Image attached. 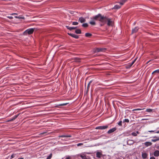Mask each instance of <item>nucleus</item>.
Wrapping results in <instances>:
<instances>
[{
	"label": "nucleus",
	"mask_w": 159,
	"mask_h": 159,
	"mask_svg": "<svg viewBox=\"0 0 159 159\" xmlns=\"http://www.w3.org/2000/svg\"><path fill=\"white\" fill-rule=\"evenodd\" d=\"M91 20H93L95 22L96 20H98L100 22H104L103 21V16L101 15V14H98V15L95 16L90 18Z\"/></svg>",
	"instance_id": "f257e3e1"
},
{
	"label": "nucleus",
	"mask_w": 159,
	"mask_h": 159,
	"mask_svg": "<svg viewBox=\"0 0 159 159\" xmlns=\"http://www.w3.org/2000/svg\"><path fill=\"white\" fill-rule=\"evenodd\" d=\"M103 21L104 22H102L104 24H105L106 21H107V25L108 26L112 25V21L111 18H108L106 16H103Z\"/></svg>",
	"instance_id": "f03ea898"
},
{
	"label": "nucleus",
	"mask_w": 159,
	"mask_h": 159,
	"mask_svg": "<svg viewBox=\"0 0 159 159\" xmlns=\"http://www.w3.org/2000/svg\"><path fill=\"white\" fill-rule=\"evenodd\" d=\"M34 29L35 28L28 29L24 32V34H26L27 33L28 34H31L33 33Z\"/></svg>",
	"instance_id": "7ed1b4c3"
},
{
	"label": "nucleus",
	"mask_w": 159,
	"mask_h": 159,
	"mask_svg": "<svg viewBox=\"0 0 159 159\" xmlns=\"http://www.w3.org/2000/svg\"><path fill=\"white\" fill-rule=\"evenodd\" d=\"M109 125H106L104 126H97L95 128L96 129L104 130L107 129Z\"/></svg>",
	"instance_id": "20e7f679"
},
{
	"label": "nucleus",
	"mask_w": 159,
	"mask_h": 159,
	"mask_svg": "<svg viewBox=\"0 0 159 159\" xmlns=\"http://www.w3.org/2000/svg\"><path fill=\"white\" fill-rule=\"evenodd\" d=\"M105 48H97L95 50V52H103L105 50Z\"/></svg>",
	"instance_id": "39448f33"
},
{
	"label": "nucleus",
	"mask_w": 159,
	"mask_h": 159,
	"mask_svg": "<svg viewBox=\"0 0 159 159\" xmlns=\"http://www.w3.org/2000/svg\"><path fill=\"white\" fill-rule=\"evenodd\" d=\"M117 129L116 128V127H115L114 128H113L111 129H110L107 132V133L108 134H110L111 133H113Z\"/></svg>",
	"instance_id": "423d86ee"
},
{
	"label": "nucleus",
	"mask_w": 159,
	"mask_h": 159,
	"mask_svg": "<svg viewBox=\"0 0 159 159\" xmlns=\"http://www.w3.org/2000/svg\"><path fill=\"white\" fill-rule=\"evenodd\" d=\"M78 21L81 23H83L85 22L86 19L85 18L83 17H81L79 18Z\"/></svg>",
	"instance_id": "0eeeda50"
},
{
	"label": "nucleus",
	"mask_w": 159,
	"mask_h": 159,
	"mask_svg": "<svg viewBox=\"0 0 159 159\" xmlns=\"http://www.w3.org/2000/svg\"><path fill=\"white\" fill-rule=\"evenodd\" d=\"M139 29V28L137 26L135 27L134 28L132 29V34H133L137 32Z\"/></svg>",
	"instance_id": "6e6552de"
},
{
	"label": "nucleus",
	"mask_w": 159,
	"mask_h": 159,
	"mask_svg": "<svg viewBox=\"0 0 159 159\" xmlns=\"http://www.w3.org/2000/svg\"><path fill=\"white\" fill-rule=\"evenodd\" d=\"M68 34L70 36H71V37H72L74 38L77 39L79 38L78 36L77 35H76L75 34H71V33H68Z\"/></svg>",
	"instance_id": "1a4fd4ad"
},
{
	"label": "nucleus",
	"mask_w": 159,
	"mask_h": 159,
	"mask_svg": "<svg viewBox=\"0 0 159 159\" xmlns=\"http://www.w3.org/2000/svg\"><path fill=\"white\" fill-rule=\"evenodd\" d=\"M154 155L155 157H158L159 156V151L156 150L154 152Z\"/></svg>",
	"instance_id": "9d476101"
},
{
	"label": "nucleus",
	"mask_w": 159,
	"mask_h": 159,
	"mask_svg": "<svg viewBox=\"0 0 159 159\" xmlns=\"http://www.w3.org/2000/svg\"><path fill=\"white\" fill-rule=\"evenodd\" d=\"M148 156V155L147 154V153L145 152V153H142V158L143 159H145Z\"/></svg>",
	"instance_id": "9b49d317"
},
{
	"label": "nucleus",
	"mask_w": 159,
	"mask_h": 159,
	"mask_svg": "<svg viewBox=\"0 0 159 159\" xmlns=\"http://www.w3.org/2000/svg\"><path fill=\"white\" fill-rule=\"evenodd\" d=\"M66 28L68 30H74L77 27H69L68 26H66Z\"/></svg>",
	"instance_id": "f8f14e48"
},
{
	"label": "nucleus",
	"mask_w": 159,
	"mask_h": 159,
	"mask_svg": "<svg viewBox=\"0 0 159 159\" xmlns=\"http://www.w3.org/2000/svg\"><path fill=\"white\" fill-rule=\"evenodd\" d=\"M152 144L151 142H146L144 143L145 145L147 147L151 146Z\"/></svg>",
	"instance_id": "ddd939ff"
},
{
	"label": "nucleus",
	"mask_w": 159,
	"mask_h": 159,
	"mask_svg": "<svg viewBox=\"0 0 159 159\" xmlns=\"http://www.w3.org/2000/svg\"><path fill=\"white\" fill-rule=\"evenodd\" d=\"M74 59L75 61L78 62H79L80 61V60H81V59L80 58L75 57V58H74Z\"/></svg>",
	"instance_id": "4468645a"
},
{
	"label": "nucleus",
	"mask_w": 159,
	"mask_h": 159,
	"mask_svg": "<svg viewBox=\"0 0 159 159\" xmlns=\"http://www.w3.org/2000/svg\"><path fill=\"white\" fill-rule=\"evenodd\" d=\"M102 153L100 152H97L96 154V157L98 158H100L101 157Z\"/></svg>",
	"instance_id": "2eb2a0df"
},
{
	"label": "nucleus",
	"mask_w": 159,
	"mask_h": 159,
	"mask_svg": "<svg viewBox=\"0 0 159 159\" xmlns=\"http://www.w3.org/2000/svg\"><path fill=\"white\" fill-rule=\"evenodd\" d=\"M127 0H121L119 2L120 4L121 5H123Z\"/></svg>",
	"instance_id": "dca6fc26"
},
{
	"label": "nucleus",
	"mask_w": 159,
	"mask_h": 159,
	"mask_svg": "<svg viewBox=\"0 0 159 159\" xmlns=\"http://www.w3.org/2000/svg\"><path fill=\"white\" fill-rule=\"evenodd\" d=\"M71 137V136L70 135H60L59 136V137Z\"/></svg>",
	"instance_id": "f3484780"
},
{
	"label": "nucleus",
	"mask_w": 159,
	"mask_h": 159,
	"mask_svg": "<svg viewBox=\"0 0 159 159\" xmlns=\"http://www.w3.org/2000/svg\"><path fill=\"white\" fill-rule=\"evenodd\" d=\"M89 23L91 25H94L96 24V22L95 21H94L93 20H91V21H90L89 22Z\"/></svg>",
	"instance_id": "a211bd4d"
},
{
	"label": "nucleus",
	"mask_w": 159,
	"mask_h": 159,
	"mask_svg": "<svg viewBox=\"0 0 159 159\" xmlns=\"http://www.w3.org/2000/svg\"><path fill=\"white\" fill-rule=\"evenodd\" d=\"M134 142L133 140H129L127 141V143L129 145H131V144L133 143Z\"/></svg>",
	"instance_id": "6ab92c4d"
},
{
	"label": "nucleus",
	"mask_w": 159,
	"mask_h": 159,
	"mask_svg": "<svg viewBox=\"0 0 159 159\" xmlns=\"http://www.w3.org/2000/svg\"><path fill=\"white\" fill-rule=\"evenodd\" d=\"M120 6L119 5H115L113 7L114 9H118L120 8Z\"/></svg>",
	"instance_id": "aec40b11"
},
{
	"label": "nucleus",
	"mask_w": 159,
	"mask_h": 159,
	"mask_svg": "<svg viewBox=\"0 0 159 159\" xmlns=\"http://www.w3.org/2000/svg\"><path fill=\"white\" fill-rule=\"evenodd\" d=\"M75 33L77 34H80L81 33V30L80 29H77L75 30Z\"/></svg>",
	"instance_id": "412c9836"
},
{
	"label": "nucleus",
	"mask_w": 159,
	"mask_h": 159,
	"mask_svg": "<svg viewBox=\"0 0 159 159\" xmlns=\"http://www.w3.org/2000/svg\"><path fill=\"white\" fill-rule=\"evenodd\" d=\"M80 157L82 159H91L90 158H87L85 156L80 155Z\"/></svg>",
	"instance_id": "4be33fe9"
},
{
	"label": "nucleus",
	"mask_w": 159,
	"mask_h": 159,
	"mask_svg": "<svg viewBox=\"0 0 159 159\" xmlns=\"http://www.w3.org/2000/svg\"><path fill=\"white\" fill-rule=\"evenodd\" d=\"M92 34L89 33H86L85 34V36L86 37H89L91 36Z\"/></svg>",
	"instance_id": "5701e85b"
},
{
	"label": "nucleus",
	"mask_w": 159,
	"mask_h": 159,
	"mask_svg": "<svg viewBox=\"0 0 159 159\" xmlns=\"http://www.w3.org/2000/svg\"><path fill=\"white\" fill-rule=\"evenodd\" d=\"M88 26V25L87 23H85L83 24L82 25V26L84 27H87Z\"/></svg>",
	"instance_id": "b1692460"
},
{
	"label": "nucleus",
	"mask_w": 159,
	"mask_h": 159,
	"mask_svg": "<svg viewBox=\"0 0 159 159\" xmlns=\"http://www.w3.org/2000/svg\"><path fill=\"white\" fill-rule=\"evenodd\" d=\"M159 140V137L157 138L156 139H152V141L153 142H155Z\"/></svg>",
	"instance_id": "393cba45"
},
{
	"label": "nucleus",
	"mask_w": 159,
	"mask_h": 159,
	"mask_svg": "<svg viewBox=\"0 0 159 159\" xmlns=\"http://www.w3.org/2000/svg\"><path fill=\"white\" fill-rule=\"evenodd\" d=\"M123 122H126L127 123H129V120L128 119H125L124 120H123Z\"/></svg>",
	"instance_id": "a878e982"
},
{
	"label": "nucleus",
	"mask_w": 159,
	"mask_h": 159,
	"mask_svg": "<svg viewBox=\"0 0 159 159\" xmlns=\"http://www.w3.org/2000/svg\"><path fill=\"white\" fill-rule=\"evenodd\" d=\"M52 156V153H50L48 157H47L46 159H51Z\"/></svg>",
	"instance_id": "bb28decb"
},
{
	"label": "nucleus",
	"mask_w": 159,
	"mask_h": 159,
	"mask_svg": "<svg viewBox=\"0 0 159 159\" xmlns=\"http://www.w3.org/2000/svg\"><path fill=\"white\" fill-rule=\"evenodd\" d=\"M159 73V69H157L154 71H153L152 73V74H153L154 73Z\"/></svg>",
	"instance_id": "cd10ccee"
},
{
	"label": "nucleus",
	"mask_w": 159,
	"mask_h": 159,
	"mask_svg": "<svg viewBox=\"0 0 159 159\" xmlns=\"http://www.w3.org/2000/svg\"><path fill=\"white\" fill-rule=\"evenodd\" d=\"M152 110L150 109H146V111L149 112H151L152 111Z\"/></svg>",
	"instance_id": "c85d7f7f"
},
{
	"label": "nucleus",
	"mask_w": 159,
	"mask_h": 159,
	"mask_svg": "<svg viewBox=\"0 0 159 159\" xmlns=\"http://www.w3.org/2000/svg\"><path fill=\"white\" fill-rule=\"evenodd\" d=\"M131 134L132 135L134 136H137V133H135V132H132L131 133Z\"/></svg>",
	"instance_id": "c756f323"
},
{
	"label": "nucleus",
	"mask_w": 159,
	"mask_h": 159,
	"mask_svg": "<svg viewBox=\"0 0 159 159\" xmlns=\"http://www.w3.org/2000/svg\"><path fill=\"white\" fill-rule=\"evenodd\" d=\"M92 82V80H91L89 82V84H88V86H87V90L88 89H89V88L90 86V84Z\"/></svg>",
	"instance_id": "7c9ffc66"
},
{
	"label": "nucleus",
	"mask_w": 159,
	"mask_h": 159,
	"mask_svg": "<svg viewBox=\"0 0 159 159\" xmlns=\"http://www.w3.org/2000/svg\"><path fill=\"white\" fill-rule=\"evenodd\" d=\"M122 121L121 120H120V121H119V122L117 124L119 125L120 126H121L122 125Z\"/></svg>",
	"instance_id": "2f4dec72"
},
{
	"label": "nucleus",
	"mask_w": 159,
	"mask_h": 159,
	"mask_svg": "<svg viewBox=\"0 0 159 159\" xmlns=\"http://www.w3.org/2000/svg\"><path fill=\"white\" fill-rule=\"evenodd\" d=\"M72 24L73 25H78V23L77 22H73Z\"/></svg>",
	"instance_id": "473e14b6"
},
{
	"label": "nucleus",
	"mask_w": 159,
	"mask_h": 159,
	"mask_svg": "<svg viewBox=\"0 0 159 159\" xmlns=\"http://www.w3.org/2000/svg\"><path fill=\"white\" fill-rule=\"evenodd\" d=\"M19 114H18V115H15L13 117V118L14 119V120H15V119H16L17 117L19 115Z\"/></svg>",
	"instance_id": "72a5a7b5"
},
{
	"label": "nucleus",
	"mask_w": 159,
	"mask_h": 159,
	"mask_svg": "<svg viewBox=\"0 0 159 159\" xmlns=\"http://www.w3.org/2000/svg\"><path fill=\"white\" fill-rule=\"evenodd\" d=\"M16 155V154H12L11 156V158L10 159H11V158H14L15 157Z\"/></svg>",
	"instance_id": "f704fd0d"
},
{
	"label": "nucleus",
	"mask_w": 159,
	"mask_h": 159,
	"mask_svg": "<svg viewBox=\"0 0 159 159\" xmlns=\"http://www.w3.org/2000/svg\"><path fill=\"white\" fill-rule=\"evenodd\" d=\"M143 109L140 108H137L136 109H133L132 111H140L143 110Z\"/></svg>",
	"instance_id": "c9c22d12"
},
{
	"label": "nucleus",
	"mask_w": 159,
	"mask_h": 159,
	"mask_svg": "<svg viewBox=\"0 0 159 159\" xmlns=\"http://www.w3.org/2000/svg\"><path fill=\"white\" fill-rule=\"evenodd\" d=\"M136 60V59H135L131 63V64L130 65V66H131L134 63Z\"/></svg>",
	"instance_id": "e433bc0d"
},
{
	"label": "nucleus",
	"mask_w": 159,
	"mask_h": 159,
	"mask_svg": "<svg viewBox=\"0 0 159 159\" xmlns=\"http://www.w3.org/2000/svg\"><path fill=\"white\" fill-rule=\"evenodd\" d=\"M67 104V103H62V104H59V105L60 106H65V105H66Z\"/></svg>",
	"instance_id": "4c0bfd02"
},
{
	"label": "nucleus",
	"mask_w": 159,
	"mask_h": 159,
	"mask_svg": "<svg viewBox=\"0 0 159 159\" xmlns=\"http://www.w3.org/2000/svg\"><path fill=\"white\" fill-rule=\"evenodd\" d=\"M14 120V119L13 118L11 119L8 120L7 121L8 122H10V121H12Z\"/></svg>",
	"instance_id": "58836bf2"
},
{
	"label": "nucleus",
	"mask_w": 159,
	"mask_h": 159,
	"mask_svg": "<svg viewBox=\"0 0 159 159\" xmlns=\"http://www.w3.org/2000/svg\"><path fill=\"white\" fill-rule=\"evenodd\" d=\"M83 145V143H79L77 144V146H79L81 145Z\"/></svg>",
	"instance_id": "ea45409f"
},
{
	"label": "nucleus",
	"mask_w": 159,
	"mask_h": 159,
	"mask_svg": "<svg viewBox=\"0 0 159 159\" xmlns=\"http://www.w3.org/2000/svg\"><path fill=\"white\" fill-rule=\"evenodd\" d=\"M156 131L155 130H149L148 131V132H155Z\"/></svg>",
	"instance_id": "a19ab883"
},
{
	"label": "nucleus",
	"mask_w": 159,
	"mask_h": 159,
	"mask_svg": "<svg viewBox=\"0 0 159 159\" xmlns=\"http://www.w3.org/2000/svg\"><path fill=\"white\" fill-rule=\"evenodd\" d=\"M8 18L10 19H12L13 18V17L11 16H8Z\"/></svg>",
	"instance_id": "79ce46f5"
},
{
	"label": "nucleus",
	"mask_w": 159,
	"mask_h": 159,
	"mask_svg": "<svg viewBox=\"0 0 159 159\" xmlns=\"http://www.w3.org/2000/svg\"><path fill=\"white\" fill-rule=\"evenodd\" d=\"M150 159H155V158L154 157H150Z\"/></svg>",
	"instance_id": "37998d69"
},
{
	"label": "nucleus",
	"mask_w": 159,
	"mask_h": 159,
	"mask_svg": "<svg viewBox=\"0 0 159 159\" xmlns=\"http://www.w3.org/2000/svg\"><path fill=\"white\" fill-rule=\"evenodd\" d=\"M66 159H71L70 158V157H66Z\"/></svg>",
	"instance_id": "c03bdc74"
},
{
	"label": "nucleus",
	"mask_w": 159,
	"mask_h": 159,
	"mask_svg": "<svg viewBox=\"0 0 159 159\" xmlns=\"http://www.w3.org/2000/svg\"><path fill=\"white\" fill-rule=\"evenodd\" d=\"M15 17L16 18H20V17L19 16H15Z\"/></svg>",
	"instance_id": "a18cd8bd"
},
{
	"label": "nucleus",
	"mask_w": 159,
	"mask_h": 159,
	"mask_svg": "<svg viewBox=\"0 0 159 159\" xmlns=\"http://www.w3.org/2000/svg\"><path fill=\"white\" fill-rule=\"evenodd\" d=\"M155 133L158 134L159 133V130L155 132Z\"/></svg>",
	"instance_id": "49530a36"
},
{
	"label": "nucleus",
	"mask_w": 159,
	"mask_h": 159,
	"mask_svg": "<svg viewBox=\"0 0 159 159\" xmlns=\"http://www.w3.org/2000/svg\"><path fill=\"white\" fill-rule=\"evenodd\" d=\"M136 133H137V134H139V132L138 131H137Z\"/></svg>",
	"instance_id": "de8ad7c7"
},
{
	"label": "nucleus",
	"mask_w": 159,
	"mask_h": 159,
	"mask_svg": "<svg viewBox=\"0 0 159 159\" xmlns=\"http://www.w3.org/2000/svg\"><path fill=\"white\" fill-rule=\"evenodd\" d=\"M15 14H16V13H13L11 15H15Z\"/></svg>",
	"instance_id": "09e8293b"
},
{
	"label": "nucleus",
	"mask_w": 159,
	"mask_h": 159,
	"mask_svg": "<svg viewBox=\"0 0 159 159\" xmlns=\"http://www.w3.org/2000/svg\"><path fill=\"white\" fill-rule=\"evenodd\" d=\"M18 159H24L23 158H18Z\"/></svg>",
	"instance_id": "8fccbe9b"
},
{
	"label": "nucleus",
	"mask_w": 159,
	"mask_h": 159,
	"mask_svg": "<svg viewBox=\"0 0 159 159\" xmlns=\"http://www.w3.org/2000/svg\"><path fill=\"white\" fill-rule=\"evenodd\" d=\"M61 140H63V141H66V140L65 139H61Z\"/></svg>",
	"instance_id": "3c124183"
},
{
	"label": "nucleus",
	"mask_w": 159,
	"mask_h": 159,
	"mask_svg": "<svg viewBox=\"0 0 159 159\" xmlns=\"http://www.w3.org/2000/svg\"><path fill=\"white\" fill-rule=\"evenodd\" d=\"M134 113H135L137 114V112H134Z\"/></svg>",
	"instance_id": "603ef678"
},
{
	"label": "nucleus",
	"mask_w": 159,
	"mask_h": 159,
	"mask_svg": "<svg viewBox=\"0 0 159 159\" xmlns=\"http://www.w3.org/2000/svg\"><path fill=\"white\" fill-rule=\"evenodd\" d=\"M153 138H157V137H156V136H154V137H153Z\"/></svg>",
	"instance_id": "864d4df0"
},
{
	"label": "nucleus",
	"mask_w": 159,
	"mask_h": 159,
	"mask_svg": "<svg viewBox=\"0 0 159 159\" xmlns=\"http://www.w3.org/2000/svg\"><path fill=\"white\" fill-rule=\"evenodd\" d=\"M102 25H102V24H101V26H102Z\"/></svg>",
	"instance_id": "5fc2aeb1"
},
{
	"label": "nucleus",
	"mask_w": 159,
	"mask_h": 159,
	"mask_svg": "<svg viewBox=\"0 0 159 159\" xmlns=\"http://www.w3.org/2000/svg\"><path fill=\"white\" fill-rule=\"evenodd\" d=\"M158 78L159 79V76L158 77Z\"/></svg>",
	"instance_id": "6e6d98bb"
}]
</instances>
